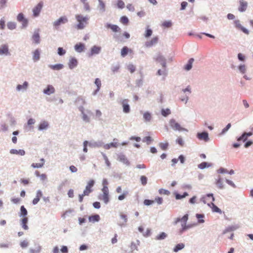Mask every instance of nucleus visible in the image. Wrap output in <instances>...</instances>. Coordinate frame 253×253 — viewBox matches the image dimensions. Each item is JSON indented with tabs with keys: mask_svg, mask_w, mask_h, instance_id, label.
<instances>
[{
	"mask_svg": "<svg viewBox=\"0 0 253 253\" xmlns=\"http://www.w3.org/2000/svg\"><path fill=\"white\" fill-rule=\"evenodd\" d=\"M159 145L162 150H166L168 148L169 143L167 142H166L165 143H160Z\"/></svg>",
	"mask_w": 253,
	"mask_h": 253,
	"instance_id": "79ce46f5",
	"label": "nucleus"
},
{
	"mask_svg": "<svg viewBox=\"0 0 253 253\" xmlns=\"http://www.w3.org/2000/svg\"><path fill=\"white\" fill-rule=\"evenodd\" d=\"M78 61L75 58H71L69 62L68 65L69 68L72 69L77 66Z\"/></svg>",
	"mask_w": 253,
	"mask_h": 253,
	"instance_id": "dca6fc26",
	"label": "nucleus"
},
{
	"mask_svg": "<svg viewBox=\"0 0 253 253\" xmlns=\"http://www.w3.org/2000/svg\"><path fill=\"white\" fill-rule=\"evenodd\" d=\"M40 52L39 49H36L33 53V60L37 61L40 59Z\"/></svg>",
	"mask_w": 253,
	"mask_h": 253,
	"instance_id": "473e14b6",
	"label": "nucleus"
},
{
	"mask_svg": "<svg viewBox=\"0 0 253 253\" xmlns=\"http://www.w3.org/2000/svg\"><path fill=\"white\" fill-rule=\"evenodd\" d=\"M188 219V215L187 214H186L184 215L182 218H177L175 221L174 224H176L178 222L181 221V229L180 230V232L182 233L185 230L187 229L190 227L189 226L186 225V222Z\"/></svg>",
	"mask_w": 253,
	"mask_h": 253,
	"instance_id": "f03ea898",
	"label": "nucleus"
},
{
	"mask_svg": "<svg viewBox=\"0 0 253 253\" xmlns=\"http://www.w3.org/2000/svg\"><path fill=\"white\" fill-rule=\"evenodd\" d=\"M106 26L107 28L111 29L114 32H117L120 30V28L116 25L107 24Z\"/></svg>",
	"mask_w": 253,
	"mask_h": 253,
	"instance_id": "393cba45",
	"label": "nucleus"
},
{
	"mask_svg": "<svg viewBox=\"0 0 253 253\" xmlns=\"http://www.w3.org/2000/svg\"><path fill=\"white\" fill-rule=\"evenodd\" d=\"M216 184L217 186V187L220 189H222L223 188V184L220 177H219L218 179L217 180L216 182Z\"/></svg>",
	"mask_w": 253,
	"mask_h": 253,
	"instance_id": "a18cd8bd",
	"label": "nucleus"
},
{
	"mask_svg": "<svg viewBox=\"0 0 253 253\" xmlns=\"http://www.w3.org/2000/svg\"><path fill=\"white\" fill-rule=\"evenodd\" d=\"M141 183L142 185L145 186L147 183V177L146 176L142 175L140 178Z\"/></svg>",
	"mask_w": 253,
	"mask_h": 253,
	"instance_id": "37998d69",
	"label": "nucleus"
},
{
	"mask_svg": "<svg viewBox=\"0 0 253 253\" xmlns=\"http://www.w3.org/2000/svg\"><path fill=\"white\" fill-rule=\"evenodd\" d=\"M248 139V137L244 133L242 136H241L240 137H239L237 139L238 141L243 140L244 142L245 141Z\"/></svg>",
	"mask_w": 253,
	"mask_h": 253,
	"instance_id": "052dcab7",
	"label": "nucleus"
},
{
	"mask_svg": "<svg viewBox=\"0 0 253 253\" xmlns=\"http://www.w3.org/2000/svg\"><path fill=\"white\" fill-rule=\"evenodd\" d=\"M188 195V194L187 192H184L183 195H181L179 194H176L175 195V198L176 199L178 200V199H181L183 198H185L186 196H187Z\"/></svg>",
	"mask_w": 253,
	"mask_h": 253,
	"instance_id": "603ef678",
	"label": "nucleus"
},
{
	"mask_svg": "<svg viewBox=\"0 0 253 253\" xmlns=\"http://www.w3.org/2000/svg\"><path fill=\"white\" fill-rule=\"evenodd\" d=\"M207 197H211L212 199V201L210 204H208V206L211 207L213 212H218L219 213H221L222 211L220 209H219L216 206H215L213 202L214 201V198L212 194H209L207 195Z\"/></svg>",
	"mask_w": 253,
	"mask_h": 253,
	"instance_id": "7ed1b4c3",
	"label": "nucleus"
},
{
	"mask_svg": "<svg viewBox=\"0 0 253 253\" xmlns=\"http://www.w3.org/2000/svg\"><path fill=\"white\" fill-rule=\"evenodd\" d=\"M49 68L54 70H59L62 69L63 68V65L61 64H58L56 65H50L49 66Z\"/></svg>",
	"mask_w": 253,
	"mask_h": 253,
	"instance_id": "7c9ffc66",
	"label": "nucleus"
},
{
	"mask_svg": "<svg viewBox=\"0 0 253 253\" xmlns=\"http://www.w3.org/2000/svg\"><path fill=\"white\" fill-rule=\"evenodd\" d=\"M94 83H95V84L97 86V89L94 92V93H93L94 95H95L99 90V89H100V88L101 87V81L98 78H97V79H95Z\"/></svg>",
	"mask_w": 253,
	"mask_h": 253,
	"instance_id": "c756f323",
	"label": "nucleus"
},
{
	"mask_svg": "<svg viewBox=\"0 0 253 253\" xmlns=\"http://www.w3.org/2000/svg\"><path fill=\"white\" fill-rule=\"evenodd\" d=\"M240 5L238 8V10L240 12H244L246 10L248 7V2L244 0H240L239 1Z\"/></svg>",
	"mask_w": 253,
	"mask_h": 253,
	"instance_id": "1a4fd4ad",
	"label": "nucleus"
},
{
	"mask_svg": "<svg viewBox=\"0 0 253 253\" xmlns=\"http://www.w3.org/2000/svg\"><path fill=\"white\" fill-rule=\"evenodd\" d=\"M17 20L21 22L24 27L27 26L28 24V20L24 18V15L22 13H19L17 17Z\"/></svg>",
	"mask_w": 253,
	"mask_h": 253,
	"instance_id": "9d476101",
	"label": "nucleus"
},
{
	"mask_svg": "<svg viewBox=\"0 0 253 253\" xmlns=\"http://www.w3.org/2000/svg\"><path fill=\"white\" fill-rule=\"evenodd\" d=\"M101 50V47L97 46H93L90 50L89 56H92L93 54H98Z\"/></svg>",
	"mask_w": 253,
	"mask_h": 253,
	"instance_id": "6ab92c4d",
	"label": "nucleus"
},
{
	"mask_svg": "<svg viewBox=\"0 0 253 253\" xmlns=\"http://www.w3.org/2000/svg\"><path fill=\"white\" fill-rule=\"evenodd\" d=\"M128 99H124L122 102V105L123 108V111L125 113H128L130 111V107L128 104Z\"/></svg>",
	"mask_w": 253,
	"mask_h": 253,
	"instance_id": "9b49d317",
	"label": "nucleus"
},
{
	"mask_svg": "<svg viewBox=\"0 0 253 253\" xmlns=\"http://www.w3.org/2000/svg\"><path fill=\"white\" fill-rule=\"evenodd\" d=\"M8 54V48L7 45H2L0 47V55L2 54Z\"/></svg>",
	"mask_w": 253,
	"mask_h": 253,
	"instance_id": "5701e85b",
	"label": "nucleus"
},
{
	"mask_svg": "<svg viewBox=\"0 0 253 253\" xmlns=\"http://www.w3.org/2000/svg\"><path fill=\"white\" fill-rule=\"evenodd\" d=\"M197 137L200 140H203L205 141H208L209 139L208 133L206 132L198 133Z\"/></svg>",
	"mask_w": 253,
	"mask_h": 253,
	"instance_id": "ddd939ff",
	"label": "nucleus"
},
{
	"mask_svg": "<svg viewBox=\"0 0 253 253\" xmlns=\"http://www.w3.org/2000/svg\"><path fill=\"white\" fill-rule=\"evenodd\" d=\"M28 243L26 241H23L21 242L20 246L22 248H26L28 246Z\"/></svg>",
	"mask_w": 253,
	"mask_h": 253,
	"instance_id": "774afa93",
	"label": "nucleus"
},
{
	"mask_svg": "<svg viewBox=\"0 0 253 253\" xmlns=\"http://www.w3.org/2000/svg\"><path fill=\"white\" fill-rule=\"evenodd\" d=\"M80 110L82 112V114L83 115V120L85 122H87V123H88L89 122V117L86 114H85V113L84 112V110H83V107H82L80 108Z\"/></svg>",
	"mask_w": 253,
	"mask_h": 253,
	"instance_id": "2f4dec72",
	"label": "nucleus"
},
{
	"mask_svg": "<svg viewBox=\"0 0 253 253\" xmlns=\"http://www.w3.org/2000/svg\"><path fill=\"white\" fill-rule=\"evenodd\" d=\"M10 153L12 154H16V155H19L21 156H23L25 155V151L23 150H16V149H11L10 151Z\"/></svg>",
	"mask_w": 253,
	"mask_h": 253,
	"instance_id": "b1692460",
	"label": "nucleus"
},
{
	"mask_svg": "<svg viewBox=\"0 0 253 253\" xmlns=\"http://www.w3.org/2000/svg\"><path fill=\"white\" fill-rule=\"evenodd\" d=\"M55 89L54 87L51 85H48L45 89H44L43 91V93L47 94L50 95L54 92Z\"/></svg>",
	"mask_w": 253,
	"mask_h": 253,
	"instance_id": "4468645a",
	"label": "nucleus"
},
{
	"mask_svg": "<svg viewBox=\"0 0 253 253\" xmlns=\"http://www.w3.org/2000/svg\"><path fill=\"white\" fill-rule=\"evenodd\" d=\"M118 160L122 162V163H123L124 164H125L126 165H128L129 164V162L128 161V160L127 159L126 157V156H125L124 155H120L118 157Z\"/></svg>",
	"mask_w": 253,
	"mask_h": 253,
	"instance_id": "bb28decb",
	"label": "nucleus"
},
{
	"mask_svg": "<svg viewBox=\"0 0 253 253\" xmlns=\"http://www.w3.org/2000/svg\"><path fill=\"white\" fill-rule=\"evenodd\" d=\"M184 247V244H183V243L178 244L173 249V251L174 252H177L178 251L183 249Z\"/></svg>",
	"mask_w": 253,
	"mask_h": 253,
	"instance_id": "ea45409f",
	"label": "nucleus"
},
{
	"mask_svg": "<svg viewBox=\"0 0 253 253\" xmlns=\"http://www.w3.org/2000/svg\"><path fill=\"white\" fill-rule=\"evenodd\" d=\"M159 193L161 195H169L170 194V192L169 191L164 189H159Z\"/></svg>",
	"mask_w": 253,
	"mask_h": 253,
	"instance_id": "3c124183",
	"label": "nucleus"
},
{
	"mask_svg": "<svg viewBox=\"0 0 253 253\" xmlns=\"http://www.w3.org/2000/svg\"><path fill=\"white\" fill-rule=\"evenodd\" d=\"M154 202H156L159 205H161L162 204L163 200L162 198L158 197H156L155 200H154Z\"/></svg>",
	"mask_w": 253,
	"mask_h": 253,
	"instance_id": "680f3d73",
	"label": "nucleus"
},
{
	"mask_svg": "<svg viewBox=\"0 0 253 253\" xmlns=\"http://www.w3.org/2000/svg\"><path fill=\"white\" fill-rule=\"evenodd\" d=\"M101 199L105 204H107L109 201V196L108 194H103L101 195Z\"/></svg>",
	"mask_w": 253,
	"mask_h": 253,
	"instance_id": "c9c22d12",
	"label": "nucleus"
},
{
	"mask_svg": "<svg viewBox=\"0 0 253 253\" xmlns=\"http://www.w3.org/2000/svg\"><path fill=\"white\" fill-rule=\"evenodd\" d=\"M194 61V59L193 58H190L187 63V64L185 66L184 69L187 70L189 71L190 70L192 67V64Z\"/></svg>",
	"mask_w": 253,
	"mask_h": 253,
	"instance_id": "c85d7f7f",
	"label": "nucleus"
},
{
	"mask_svg": "<svg viewBox=\"0 0 253 253\" xmlns=\"http://www.w3.org/2000/svg\"><path fill=\"white\" fill-rule=\"evenodd\" d=\"M127 68L131 73H133L136 70L135 66L132 64H129V65H128L127 66Z\"/></svg>",
	"mask_w": 253,
	"mask_h": 253,
	"instance_id": "de8ad7c7",
	"label": "nucleus"
},
{
	"mask_svg": "<svg viewBox=\"0 0 253 253\" xmlns=\"http://www.w3.org/2000/svg\"><path fill=\"white\" fill-rule=\"evenodd\" d=\"M217 171L220 173H228V170L226 169L222 168H220L219 169H218Z\"/></svg>",
	"mask_w": 253,
	"mask_h": 253,
	"instance_id": "338daca9",
	"label": "nucleus"
},
{
	"mask_svg": "<svg viewBox=\"0 0 253 253\" xmlns=\"http://www.w3.org/2000/svg\"><path fill=\"white\" fill-rule=\"evenodd\" d=\"M94 184V181L93 180H90L85 187L83 193L86 196H88L89 194L92 191V188Z\"/></svg>",
	"mask_w": 253,
	"mask_h": 253,
	"instance_id": "39448f33",
	"label": "nucleus"
},
{
	"mask_svg": "<svg viewBox=\"0 0 253 253\" xmlns=\"http://www.w3.org/2000/svg\"><path fill=\"white\" fill-rule=\"evenodd\" d=\"M167 236V235L165 232H162L159 235H157L155 239L157 240H161L164 239Z\"/></svg>",
	"mask_w": 253,
	"mask_h": 253,
	"instance_id": "58836bf2",
	"label": "nucleus"
},
{
	"mask_svg": "<svg viewBox=\"0 0 253 253\" xmlns=\"http://www.w3.org/2000/svg\"><path fill=\"white\" fill-rule=\"evenodd\" d=\"M234 23L236 28L240 29L243 32H244L245 34L247 35H248L249 34V31L247 29H246L241 25L239 20H235L234 21Z\"/></svg>",
	"mask_w": 253,
	"mask_h": 253,
	"instance_id": "0eeeda50",
	"label": "nucleus"
},
{
	"mask_svg": "<svg viewBox=\"0 0 253 253\" xmlns=\"http://www.w3.org/2000/svg\"><path fill=\"white\" fill-rule=\"evenodd\" d=\"M28 221V218L27 217H23L22 219L21 220V225L22 226V227L24 230H28L29 229V227L27 225V223Z\"/></svg>",
	"mask_w": 253,
	"mask_h": 253,
	"instance_id": "2eb2a0df",
	"label": "nucleus"
},
{
	"mask_svg": "<svg viewBox=\"0 0 253 253\" xmlns=\"http://www.w3.org/2000/svg\"><path fill=\"white\" fill-rule=\"evenodd\" d=\"M116 140H117V139H114V142H111V143H109V144H106L104 145V148L105 149H109L111 147H114V148L117 147L118 146V144L117 141H115Z\"/></svg>",
	"mask_w": 253,
	"mask_h": 253,
	"instance_id": "f3484780",
	"label": "nucleus"
},
{
	"mask_svg": "<svg viewBox=\"0 0 253 253\" xmlns=\"http://www.w3.org/2000/svg\"><path fill=\"white\" fill-rule=\"evenodd\" d=\"M76 18L78 22V24L77 25V28L78 29H84L87 24L88 17L83 16L82 15H76Z\"/></svg>",
	"mask_w": 253,
	"mask_h": 253,
	"instance_id": "f257e3e1",
	"label": "nucleus"
},
{
	"mask_svg": "<svg viewBox=\"0 0 253 253\" xmlns=\"http://www.w3.org/2000/svg\"><path fill=\"white\" fill-rule=\"evenodd\" d=\"M170 114V111L169 109H162V115L163 116L166 117Z\"/></svg>",
	"mask_w": 253,
	"mask_h": 253,
	"instance_id": "8fccbe9b",
	"label": "nucleus"
},
{
	"mask_svg": "<svg viewBox=\"0 0 253 253\" xmlns=\"http://www.w3.org/2000/svg\"><path fill=\"white\" fill-rule=\"evenodd\" d=\"M84 48V45L82 43H79L75 45V49L78 52H81L83 51Z\"/></svg>",
	"mask_w": 253,
	"mask_h": 253,
	"instance_id": "412c9836",
	"label": "nucleus"
},
{
	"mask_svg": "<svg viewBox=\"0 0 253 253\" xmlns=\"http://www.w3.org/2000/svg\"><path fill=\"white\" fill-rule=\"evenodd\" d=\"M48 124L47 122L43 121L42 122L39 126V130H43L46 129L48 127Z\"/></svg>",
	"mask_w": 253,
	"mask_h": 253,
	"instance_id": "72a5a7b5",
	"label": "nucleus"
},
{
	"mask_svg": "<svg viewBox=\"0 0 253 253\" xmlns=\"http://www.w3.org/2000/svg\"><path fill=\"white\" fill-rule=\"evenodd\" d=\"M159 41V38L158 37H153L150 41L147 42L145 43V45L147 47H150L154 44H156Z\"/></svg>",
	"mask_w": 253,
	"mask_h": 253,
	"instance_id": "f8f14e48",
	"label": "nucleus"
},
{
	"mask_svg": "<svg viewBox=\"0 0 253 253\" xmlns=\"http://www.w3.org/2000/svg\"><path fill=\"white\" fill-rule=\"evenodd\" d=\"M66 51L62 47H58V54L59 55H63L65 54Z\"/></svg>",
	"mask_w": 253,
	"mask_h": 253,
	"instance_id": "bf43d9fd",
	"label": "nucleus"
},
{
	"mask_svg": "<svg viewBox=\"0 0 253 253\" xmlns=\"http://www.w3.org/2000/svg\"><path fill=\"white\" fill-rule=\"evenodd\" d=\"M102 191L103 194H109V189L106 185H104L102 189Z\"/></svg>",
	"mask_w": 253,
	"mask_h": 253,
	"instance_id": "69168bd1",
	"label": "nucleus"
},
{
	"mask_svg": "<svg viewBox=\"0 0 253 253\" xmlns=\"http://www.w3.org/2000/svg\"><path fill=\"white\" fill-rule=\"evenodd\" d=\"M88 219L89 221L94 222L96 221H98L100 219V217L99 215L95 214L90 216Z\"/></svg>",
	"mask_w": 253,
	"mask_h": 253,
	"instance_id": "f704fd0d",
	"label": "nucleus"
},
{
	"mask_svg": "<svg viewBox=\"0 0 253 253\" xmlns=\"http://www.w3.org/2000/svg\"><path fill=\"white\" fill-rule=\"evenodd\" d=\"M103 158H104V159L105 161V163L106 164V165L108 167H110V165H111V163L110 162H109L107 157L104 154L103 155Z\"/></svg>",
	"mask_w": 253,
	"mask_h": 253,
	"instance_id": "0e129e2a",
	"label": "nucleus"
},
{
	"mask_svg": "<svg viewBox=\"0 0 253 253\" xmlns=\"http://www.w3.org/2000/svg\"><path fill=\"white\" fill-rule=\"evenodd\" d=\"M42 2H39L36 6H35L34 9H33V14L35 17L38 16L42 8Z\"/></svg>",
	"mask_w": 253,
	"mask_h": 253,
	"instance_id": "6e6552de",
	"label": "nucleus"
},
{
	"mask_svg": "<svg viewBox=\"0 0 253 253\" xmlns=\"http://www.w3.org/2000/svg\"><path fill=\"white\" fill-rule=\"evenodd\" d=\"M5 27V20L4 18H1L0 20V28L1 30L4 29Z\"/></svg>",
	"mask_w": 253,
	"mask_h": 253,
	"instance_id": "13d9d810",
	"label": "nucleus"
},
{
	"mask_svg": "<svg viewBox=\"0 0 253 253\" xmlns=\"http://www.w3.org/2000/svg\"><path fill=\"white\" fill-rule=\"evenodd\" d=\"M41 163H33L31 166L34 168H40L43 167L44 164V160L42 158L40 160Z\"/></svg>",
	"mask_w": 253,
	"mask_h": 253,
	"instance_id": "a878e982",
	"label": "nucleus"
},
{
	"mask_svg": "<svg viewBox=\"0 0 253 253\" xmlns=\"http://www.w3.org/2000/svg\"><path fill=\"white\" fill-rule=\"evenodd\" d=\"M28 86V83L27 82H25L23 85L18 84L17 87L16 89L17 90L20 91L21 90H26Z\"/></svg>",
	"mask_w": 253,
	"mask_h": 253,
	"instance_id": "cd10ccee",
	"label": "nucleus"
},
{
	"mask_svg": "<svg viewBox=\"0 0 253 253\" xmlns=\"http://www.w3.org/2000/svg\"><path fill=\"white\" fill-rule=\"evenodd\" d=\"M128 195V191H124V192L122 193V194L119 196L118 200L120 201H122V200H124L127 197V196Z\"/></svg>",
	"mask_w": 253,
	"mask_h": 253,
	"instance_id": "a19ab883",
	"label": "nucleus"
},
{
	"mask_svg": "<svg viewBox=\"0 0 253 253\" xmlns=\"http://www.w3.org/2000/svg\"><path fill=\"white\" fill-rule=\"evenodd\" d=\"M148 28L149 27L148 26L144 35V36L146 38L150 37L152 34V30L150 29H149Z\"/></svg>",
	"mask_w": 253,
	"mask_h": 253,
	"instance_id": "09e8293b",
	"label": "nucleus"
},
{
	"mask_svg": "<svg viewBox=\"0 0 253 253\" xmlns=\"http://www.w3.org/2000/svg\"><path fill=\"white\" fill-rule=\"evenodd\" d=\"M7 26L10 30H13L16 28V23L13 22H9L7 23Z\"/></svg>",
	"mask_w": 253,
	"mask_h": 253,
	"instance_id": "c03bdc74",
	"label": "nucleus"
},
{
	"mask_svg": "<svg viewBox=\"0 0 253 253\" xmlns=\"http://www.w3.org/2000/svg\"><path fill=\"white\" fill-rule=\"evenodd\" d=\"M68 21V18L66 16H63L60 17L57 20L55 21L53 23V26L56 28H58L59 26L62 24L66 23Z\"/></svg>",
	"mask_w": 253,
	"mask_h": 253,
	"instance_id": "20e7f679",
	"label": "nucleus"
},
{
	"mask_svg": "<svg viewBox=\"0 0 253 253\" xmlns=\"http://www.w3.org/2000/svg\"><path fill=\"white\" fill-rule=\"evenodd\" d=\"M162 26L166 28H169L171 26V23L170 21H165L163 23Z\"/></svg>",
	"mask_w": 253,
	"mask_h": 253,
	"instance_id": "4d7b16f0",
	"label": "nucleus"
},
{
	"mask_svg": "<svg viewBox=\"0 0 253 253\" xmlns=\"http://www.w3.org/2000/svg\"><path fill=\"white\" fill-rule=\"evenodd\" d=\"M27 211L25 208L24 206H21L20 208V216H22L23 217H27L26 215L27 214Z\"/></svg>",
	"mask_w": 253,
	"mask_h": 253,
	"instance_id": "4c0bfd02",
	"label": "nucleus"
},
{
	"mask_svg": "<svg viewBox=\"0 0 253 253\" xmlns=\"http://www.w3.org/2000/svg\"><path fill=\"white\" fill-rule=\"evenodd\" d=\"M143 118L145 121H150L152 118L151 114L148 112L144 113L143 114Z\"/></svg>",
	"mask_w": 253,
	"mask_h": 253,
	"instance_id": "e433bc0d",
	"label": "nucleus"
},
{
	"mask_svg": "<svg viewBox=\"0 0 253 253\" xmlns=\"http://www.w3.org/2000/svg\"><path fill=\"white\" fill-rule=\"evenodd\" d=\"M128 53H132V50L131 49H129L127 46H124L121 50V56L125 57Z\"/></svg>",
	"mask_w": 253,
	"mask_h": 253,
	"instance_id": "aec40b11",
	"label": "nucleus"
},
{
	"mask_svg": "<svg viewBox=\"0 0 253 253\" xmlns=\"http://www.w3.org/2000/svg\"><path fill=\"white\" fill-rule=\"evenodd\" d=\"M120 217L122 219V221H120L119 223V225L121 226L125 225L127 221L126 215L124 214L123 213H121Z\"/></svg>",
	"mask_w": 253,
	"mask_h": 253,
	"instance_id": "a211bd4d",
	"label": "nucleus"
},
{
	"mask_svg": "<svg viewBox=\"0 0 253 253\" xmlns=\"http://www.w3.org/2000/svg\"><path fill=\"white\" fill-rule=\"evenodd\" d=\"M117 6L120 8H123L125 7V3L122 0H118L117 2Z\"/></svg>",
	"mask_w": 253,
	"mask_h": 253,
	"instance_id": "5fc2aeb1",
	"label": "nucleus"
},
{
	"mask_svg": "<svg viewBox=\"0 0 253 253\" xmlns=\"http://www.w3.org/2000/svg\"><path fill=\"white\" fill-rule=\"evenodd\" d=\"M151 235V230L149 228H147L144 233H143V235L145 237H148Z\"/></svg>",
	"mask_w": 253,
	"mask_h": 253,
	"instance_id": "e2e57ef3",
	"label": "nucleus"
},
{
	"mask_svg": "<svg viewBox=\"0 0 253 253\" xmlns=\"http://www.w3.org/2000/svg\"><path fill=\"white\" fill-rule=\"evenodd\" d=\"M144 204L146 206H149L154 203V200L146 199L144 201Z\"/></svg>",
	"mask_w": 253,
	"mask_h": 253,
	"instance_id": "6e6d98bb",
	"label": "nucleus"
},
{
	"mask_svg": "<svg viewBox=\"0 0 253 253\" xmlns=\"http://www.w3.org/2000/svg\"><path fill=\"white\" fill-rule=\"evenodd\" d=\"M99 0V8L100 10L102 11H104L105 9V5L103 1L101 0Z\"/></svg>",
	"mask_w": 253,
	"mask_h": 253,
	"instance_id": "49530a36",
	"label": "nucleus"
},
{
	"mask_svg": "<svg viewBox=\"0 0 253 253\" xmlns=\"http://www.w3.org/2000/svg\"><path fill=\"white\" fill-rule=\"evenodd\" d=\"M39 30H38L37 31H35L33 36L32 39L36 43H39L40 41V37L39 33Z\"/></svg>",
	"mask_w": 253,
	"mask_h": 253,
	"instance_id": "4be33fe9",
	"label": "nucleus"
},
{
	"mask_svg": "<svg viewBox=\"0 0 253 253\" xmlns=\"http://www.w3.org/2000/svg\"><path fill=\"white\" fill-rule=\"evenodd\" d=\"M120 21L123 24L126 25L128 23V19L126 16H124L121 18Z\"/></svg>",
	"mask_w": 253,
	"mask_h": 253,
	"instance_id": "864d4df0",
	"label": "nucleus"
},
{
	"mask_svg": "<svg viewBox=\"0 0 253 253\" xmlns=\"http://www.w3.org/2000/svg\"><path fill=\"white\" fill-rule=\"evenodd\" d=\"M170 126L174 130L179 131H182L185 130L184 128L181 127L180 125L174 120H170Z\"/></svg>",
	"mask_w": 253,
	"mask_h": 253,
	"instance_id": "423d86ee",
	"label": "nucleus"
}]
</instances>
